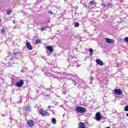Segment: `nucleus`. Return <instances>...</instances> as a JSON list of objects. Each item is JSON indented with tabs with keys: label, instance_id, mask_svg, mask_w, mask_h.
I'll return each instance as SVG.
<instances>
[{
	"label": "nucleus",
	"instance_id": "obj_9",
	"mask_svg": "<svg viewBox=\"0 0 128 128\" xmlns=\"http://www.w3.org/2000/svg\"><path fill=\"white\" fill-rule=\"evenodd\" d=\"M13 54L14 58H18L20 56H22V53L18 52H14Z\"/></svg>",
	"mask_w": 128,
	"mask_h": 128
},
{
	"label": "nucleus",
	"instance_id": "obj_36",
	"mask_svg": "<svg viewBox=\"0 0 128 128\" xmlns=\"http://www.w3.org/2000/svg\"><path fill=\"white\" fill-rule=\"evenodd\" d=\"M10 112H12V111H10Z\"/></svg>",
	"mask_w": 128,
	"mask_h": 128
},
{
	"label": "nucleus",
	"instance_id": "obj_22",
	"mask_svg": "<svg viewBox=\"0 0 128 128\" xmlns=\"http://www.w3.org/2000/svg\"><path fill=\"white\" fill-rule=\"evenodd\" d=\"M94 1H90L89 3V4H90V6H94Z\"/></svg>",
	"mask_w": 128,
	"mask_h": 128
},
{
	"label": "nucleus",
	"instance_id": "obj_14",
	"mask_svg": "<svg viewBox=\"0 0 128 128\" xmlns=\"http://www.w3.org/2000/svg\"><path fill=\"white\" fill-rule=\"evenodd\" d=\"M28 124L30 126H34V121L32 120H30L28 121Z\"/></svg>",
	"mask_w": 128,
	"mask_h": 128
},
{
	"label": "nucleus",
	"instance_id": "obj_42",
	"mask_svg": "<svg viewBox=\"0 0 128 128\" xmlns=\"http://www.w3.org/2000/svg\"><path fill=\"white\" fill-rule=\"evenodd\" d=\"M91 80H92V79H91Z\"/></svg>",
	"mask_w": 128,
	"mask_h": 128
},
{
	"label": "nucleus",
	"instance_id": "obj_17",
	"mask_svg": "<svg viewBox=\"0 0 128 128\" xmlns=\"http://www.w3.org/2000/svg\"><path fill=\"white\" fill-rule=\"evenodd\" d=\"M89 52H90V56H92V54H94V50H92V48H90L89 50Z\"/></svg>",
	"mask_w": 128,
	"mask_h": 128
},
{
	"label": "nucleus",
	"instance_id": "obj_23",
	"mask_svg": "<svg viewBox=\"0 0 128 128\" xmlns=\"http://www.w3.org/2000/svg\"><path fill=\"white\" fill-rule=\"evenodd\" d=\"M46 28V27H43L40 28V30H41V32H44V30Z\"/></svg>",
	"mask_w": 128,
	"mask_h": 128
},
{
	"label": "nucleus",
	"instance_id": "obj_13",
	"mask_svg": "<svg viewBox=\"0 0 128 128\" xmlns=\"http://www.w3.org/2000/svg\"><path fill=\"white\" fill-rule=\"evenodd\" d=\"M78 128H86V125L84 123L80 122L78 124Z\"/></svg>",
	"mask_w": 128,
	"mask_h": 128
},
{
	"label": "nucleus",
	"instance_id": "obj_32",
	"mask_svg": "<svg viewBox=\"0 0 128 128\" xmlns=\"http://www.w3.org/2000/svg\"><path fill=\"white\" fill-rule=\"evenodd\" d=\"M21 72H26V70H21Z\"/></svg>",
	"mask_w": 128,
	"mask_h": 128
},
{
	"label": "nucleus",
	"instance_id": "obj_18",
	"mask_svg": "<svg viewBox=\"0 0 128 128\" xmlns=\"http://www.w3.org/2000/svg\"><path fill=\"white\" fill-rule=\"evenodd\" d=\"M52 122L54 124H56V118H52Z\"/></svg>",
	"mask_w": 128,
	"mask_h": 128
},
{
	"label": "nucleus",
	"instance_id": "obj_4",
	"mask_svg": "<svg viewBox=\"0 0 128 128\" xmlns=\"http://www.w3.org/2000/svg\"><path fill=\"white\" fill-rule=\"evenodd\" d=\"M40 114H42V116H50L48 112L44 110V109L40 110Z\"/></svg>",
	"mask_w": 128,
	"mask_h": 128
},
{
	"label": "nucleus",
	"instance_id": "obj_26",
	"mask_svg": "<svg viewBox=\"0 0 128 128\" xmlns=\"http://www.w3.org/2000/svg\"><path fill=\"white\" fill-rule=\"evenodd\" d=\"M124 42H128V37H126L124 39Z\"/></svg>",
	"mask_w": 128,
	"mask_h": 128
},
{
	"label": "nucleus",
	"instance_id": "obj_30",
	"mask_svg": "<svg viewBox=\"0 0 128 128\" xmlns=\"http://www.w3.org/2000/svg\"><path fill=\"white\" fill-rule=\"evenodd\" d=\"M10 60V57H6L5 58V60Z\"/></svg>",
	"mask_w": 128,
	"mask_h": 128
},
{
	"label": "nucleus",
	"instance_id": "obj_20",
	"mask_svg": "<svg viewBox=\"0 0 128 128\" xmlns=\"http://www.w3.org/2000/svg\"><path fill=\"white\" fill-rule=\"evenodd\" d=\"M10 14H12V10H8L6 12V14H8V16H10Z\"/></svg>",
	"mask_w": 128,
	"mask_h": 128
},
{
	"label": "nucleus",
	"instance_id": "obj_41",
	"mask_svg": "<svg viewBox=\"0 0 128 128\" xmlns=\"http://www.w3.org/2000/svg\"><path fill=\"white\" fill-rule=\"evenodd\" d=\"M10 60H12V58H10Z\"/></svg>",
	"mask_w": 128,
	"mask_h": 128
},
{
	"label": "nucleus",
	"instance_id": "obj_1",
	"mask_svg": "<svg viewBox=\"0 0 128 128\" xmlns=\"http://www.w3.org/2000/svg\"><path fill=\"white\" fill-rule=\"evenodd\" d=\"M74 84L80 88H84V86L86 82L82 80L78 79V80H76Z\"/></svg>",
	"mask_w": 128,
	"mask_h": 128
},
{
	"label": "nucleus",
	"instance_id": "obj_29",
	"mask_svg": "<svg viewBox=\"0 0 128 128\" xmlns=\"http://www.w3.org/2000/svg\"><path fill=\"white\" fill-rule=\"evenodd\" d=\"M48 14H54L52 11H48Z\"/></svg>",
	"mask_w": 128,
	"mask_h": 128
},
{
	"label": "nucleus",
	"instance_id": "obj_16",
	"mask_svg": "<svg viewBox=\"0 0 128 128\" xmlns=\"http://www.w3.org/2000/svg\"><path fill=\"white\" fill-rule=\"evenodd\" d=\"M44 99L46 100H48L50 99V95L46 94L44 96Z\"/></svg>",
	"mask_w": 128,
	"mask_h": 128
},
{
	"label": "nucleus",
	"instance_id": "obj_19",
	"mask_svg": "<svg viewBox=\"0 0 128 128\" xmlns=\"http://www.w3.org/2000/svg\"><path fill=\"white\" fill-rule=\"evenodd\" d=\"M74 26H75V28H78V26H80V23L76 22H75L74 24Z\"/></svg>",
	"mask_w": 128,
	"mask_h": 128
},
{
	"label": "nucleus",
	"instance_id": "obj_15",
	"mask_svg": "<svg viewBox=\"0 0 128 128\" xmlns=\"http://www.w3.org/2000/svg\"><path fill=\"white\" fill-rule=\"evenodd\" d=\"M100 84H106H106H108V80H102L100 81Z\"/></svg>",
	"mask_w": 128,
	"mask_h": 128
},
{
	"label": "nucleus",
	"instance_id": "obj_27",
	"mask_svg": "<svg viewBox=\"0 0 128 128\" xmlns=\"http://www.w3.org/2000/svg\"><path fill=\"white\" fill-rule=\"evenodd\" d=\"M1 32H2V34H5L6 30L4 29H2L1 30Z\"/></svg>",
	"mask_w": 128,
	"mask_h": 128
},
{
	"label": "nucleus",
	"instance_id": "obj_34",
	"mask_svg": "<svg viewBox=\"0 0 128 128\" xmlns=\"http://www.w3.org/2000/svg\"><path fill=\"white\" fill-rule=\"evenodd\" d=\"M13 24H16V20H13Z\"/></svg>",
	"mask_w": 128,
	"mask_h": 128
},
{
	"label": "nucleus",
	"instance_id": "obj_12",
	"mask_svg": "<svg viewBox=\"0 0 128 128\" xmlns=\"http://www.w3.org/2000/svg\"><path fill=\"white\" fill-rule=\"evenodd\" d=\"M26 46L28 48V50H32V45L30 44V42H26Z\"/></svg>",
	"mask_w": 128,
	"mask_h": 128
},
{
	"label": "nucleus",
	"instance_id": "obj_43",
	"mask_svg": "<svg viewBox=\"0 0 128 128\" xmlns=\"http://www.w3.org/2000/svg\"><path fill=\"white\" fill-rule=\"evenodd\" d=\"M64 94H66V92L65 93H64Z\"/></svg>",
	"mask_w": 128,
	"mask_h": 128
},
{
	"label": "nucleus",
	"instance_id": "obj_28",
	"mask_svg": "<svg viewBox=\"0 0 128 128\" xmlns=\"http://www.w3.org/2000/svg\"><path fill=\"white\" fill-rule=\"evenodd\" d=\"M107 6H108V7L110 6H112V3H108Z\"/></svg>",
	"mask_w": 128,
	"mask_h": 128
},
{
	"label": "nucleus",
	"instance_id": "obj_25",
	"mask_svg": "<svg viewBox=\"0 0 128 128\" xmlns=\"http://www.w3.org/2000/svg\"><path fill=\"white\" fill-rule=\"evenodd\" d=\"M124 110L125 112H128V105H126V106Z\"/></svg>",
	"mask_w": 128,
	"mask_h": 128
},
{
	"label": "nucleus",
	"instance_id": "obj_38",
	"mask_svg": "<svg viewBox=\"0 0 128 128\" xmlns=\"http://www.w3.org/2000/svg\"><path fill=\"white\" fill-rule=\"evenodd\" d=\"M53 78H55L54 76H53Z\"/></svg>",
	"mask_w": 128,
	"mask_h": 128
},
{
	"label": "nucleus",
	"instance_id": "obj_40",
	"mask_svg": "<svg viewBox=\"0 0 128 128\" xmlns=\"http://www.w3.org/2000/svg\"><path fill=\"white\" fill-rule=\"evenodd\" d=\"M54 114V112H53Z\"/></svg>",
	"mask_w": 128,
	"mask_h": 128
},
{
	"label": "nucleus",
	"instance_id": "obj_11",
	"mask_svg": "<svg viewBox=\"0 0 128 128\" xmlns=\"http://www.w3.org/2000/svg\"><path fill=\"white\" fill-rule=\"evenodd\" d=\"M106 40L108 44H114V40L112 39H110L109 38H106Z\"/></svg>",
	"mask_w": 128,
	"mask_h": 128
},
{
	"label": "nucleus",
	"instance_id": "obj_21",
	"mask_svg": "<svg viewBox=\"0 0 128 128\" xmlns=\"http://www.w3.org/2000/svg\"><path fill=\"white\" fill-rule=\"evenodd\" d=\"M35 43L36 44H40V40H37Z\"/></svg>",
	"mask_w": 128,
	"mask_h": 128
},
{
	"label": "nucleus",
	"instance_id": "obj_31",
	"mask_svg": "<svg viewBox=\"0 0 128 128\" xmlns=\"http://www.w3.org/2000/svg\"><path fill=\"white\" fill-rule=\"evenodd\" d=\"M48 110H52L50 109V108H52V106H48Z\"/></svg>",
	"mask_w": 128,
	"mask_h": 128
},
{
	"label": "nucleus",
	"instance_id": "obj_35",
	"mask_svg": "<svg viewBox=\"0 0 128 128\" xmlns=\"http://www.w3.org/2000/svg\"><path fill=\"white\" fill-rule=\"evenodd\" d=\"M126 116H128V113L126 114Z\"/></svg>",
	"mask_w": 128,
	"mask_h": 128
},
{
	"label": "nucleus",
	"instance_id": "obj_6",
	"mask_svg": "<svg viewBox=\"0 0 128 128\" xmlns=\"http://www.w3.org/2000/svg\"><path fill=\"white\" fill-rule=\"evenodd\" d=\"M102 118V116L100 115V112H97L96 114V120L98 122H100V119Z\"/></svg>",
	"mask_w": 128,
	"mask_h": 128
},
{
	"label": "nucleus",
	"instance_id": "obj_2",
	"mask_svg": "<svg viewBox=\"0 0 128 128\" xmlns=\"http://www.w3.org/2000/svg\"><path fill=\"white\" fill-rule=\"evenodd\" d=\"M76 112L78 114H84L86 112V108L82 106H77L76 108Z\"/></svg>",
	"mask_w": 128,
	"mask_h": 128
},
{
	"label": "nucleus",
	"instance_id": "obj_10",
	"mask_svg": "<svg viewBox=\"0 0 128 128\" xmlns=\"http://www.w3.org/2000/svg\"><path fill=\"white\" fill-rule=\"evenodd\" d=\"M96 62L98 66H104V62H102L100 59H96Z\"/></svg>",
	"mask_w": 128,
	"mask_h": 128
},
{
	"label": "nucleus",
	"instance_id": "obj_8",
	"mask_svg": "<svg viewBox=\"0 0 128 128\" xmlns=\"http://www.w3.org/2000/svg\"><path fill=\"white\" fill-rule=\"evenodd\" d=\"M24 110L30 112L32 111V108L30 106H26L24 107Z\"/></svg>",
	"mask_w": 128,
	"mask_h": 128
},
{
	"label": "nucleus",
	"instance_id": "obj_7",
	"mask_svg": "<svg viewBox=\"0 0 128 128\" xmlns=\"http://www.w3.org/2000/svg\"><path fill=\"white\" fill-rule=\"evenodd\" d=\"M46 49L48 50L50 54H52V52H54V48L52 46H48L46 48Z\"/></svg>",
	"mask_w": 128,
	"mask_h": 128
},
{
	"label": "nucleus",
	"instance_id": "obj_5",
	"mask_svg": "<svg viewBox=\"0 0 128 128\" xmlns=\"http://www.w3.org/2000/svg\"><path fill=\"white\" fill-rule=\"evenodd\" d=\"M114 94H118V96H122V90L120 89H114Z\"/></svg>",
	"mask_w": 128,
	"mask_h": 128
},
{
	"label": "nucleus",
	"instance_id": "obj_33",
	"mask_svg": "<svg viewBox=\"0 0 128 128\" xmlns=\"http://www.w3.org/2000/svg\"><path fill=\"white\" fill-rule=\"evenodd\" d=\"M76 66H77V68H78V66H80V64H76Z\"/></svg>",
	"mask_w": 128,
	"mask_h": 128
},
{
	"label": "nucleus",
	"instance_id": "obj_39",
	"mask_svg": "<svg viewBox=\"0 0 128 128\" xmlns=\"http://www.w3.org/2000/svg\"><path fill=\"white\" fill-rule=\"evenodd\" d=\"M20 103H22V101H20Z\"/></svg>",
	"mask_w": 128,
	"mask_h": 128
},
{
	"label": "nucleus",
	"instance_id": "obj_24",
	"mask_svg": "<svg viewBox=\"0 0 128 128\" xmlns=\"http://www.w3.org/2000/svg\"><path fill=\"white\" fill-rule=\"evenodd\" d=\"M102 6H104V8H108V4H106L102 3Z\"/></svg>",
	"mask_w": 128,
	"mask_h": 128
},
{
	"label": "nucleus",
	"instance_id": "obj_37",
	"mask_svg": "<svg viewBox=\"0 0 128 128\" xmlns=\"http://www.w3.org/2000/svg\"><path fill=\"white\" fill-rule=\"evenodd\" d=\"M117 66H118H118H119L118 65Z\"/></svg>",
	"mask_w": 128,
	"mask_h": 128
},
{
	"label": "nucleus",
	"instance_id": "obj_3",
	"mask_svg": "<svg viewBox=\"0 0 128 128\" xmlns=\"http://www.w3.org/2000/svg\"><path fill=\"white\" fill-rule=\"evenodd\" d=\"M24 84V80L20 79L19 80V82L16 83V86H18V88H22Z\"/></svg>",
	"mask_w": 128,
	"mask_h": 128
}]
</instances>
